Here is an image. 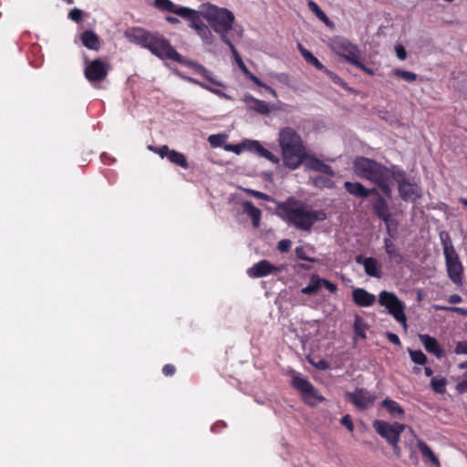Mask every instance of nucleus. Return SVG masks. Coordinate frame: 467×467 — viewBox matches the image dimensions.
I'll return each mask as SVG.
<instances>
[{
  "instance_id": "1",
  "label": "nucleus",
  "mask_w": 467,
  "mask_h": 467,
  "mask_svg": "<svg viewBox=\"0 0 467 467\" xmlns=\"http://www.w3.org/2000/svg\"><path fill=\"white\" fill-rule=\"evenodd\" d=\"M278 216L296 230L311 232L317 222L327 219L323 210H314L306 202L295 197H288L277 205Z\"/></svg>"
},
{
  "instance_id": "2",
  "label": "nucleus",
  "mask_w": 467,
  "mask_h": 467,
  "mask_svg": "<svg viewBox=\"0 0 467 467\" xmlns=\"http://www.w3.org/2000/svg\"><path fill=\"white\" fill-rule=\"evenodd\" d=\"M355 173L362 179L376 184L382 193L389 199L391 198L392 189L389 181L392 178V169H389L367 157H357L353 162Z\"/></svg>"
},
{
  "instance_id": "3",
  "label": "nucleus",
  "mask_w": 467,
  "mask_h": 467,
  "mask_svg": "<svg viewBox=\"0 0 467 467\" xmlns=\"http://www.w3.org/2000/svg\"><path fill=\"white\" fill-rule=\"evenodd\" d=\"M278 141L284 164L291 170L298 168L306 158V146L301 136L293 128L286 127L280 130Z\"/></svg>"
},
{
  "instance_id": "4",
  "label": "nucleus",
  "mask_w": 467,
  "mask_h": 467,
  "mask_svg": "<svg viewBox=\"0 0 467 467\" xmlns=\"http://www.w3.org/2000/svg\"><path fill=\"white\" fill-rule=\"evenodd\" d=\"M134 38L140 46L149 49L159 58L182 63V56L176 51L169 40L162 35L138 29L135 31Z\"/></svg>"
},
{
  "instance_id": "5",
  "label": "nucleus",
  "mask_w": 467,
  "mask_h": 467,
  "mask_svg": "<svg viewBox=\"0 0 467 467\" xmlns=\"http://www.w3.org/2000/svg\"><path fill=\"white\" fill-rule=\"evenodd\" d=\"M201 15L207 20L211 28L220 36V39L227 45L230 49H234V45L228 37V33L233 29L235 21L233 12L227 8L208 4L203 5Z\"/></svg>"
},
{
  "instance_id": "6",
  "label": "nucleus",
  "mask_w": 467,
  "mask_h": 467,
  "mask_svg": "<svg viewBox=\"0 0 467 467\" xmlns=\"http://www.w3.org/2000/svg\"><path fill=\"white\" fill-rule=\"evenodd\" d=\"M331 50L348 64L368 75H373L372 69L367 67L361 60L362 53L359 47L343 36H335L330 40Z\"/></svg>"
},
{
  "instance_id": "7",
  "label": "nucleus",
  "mask_w": 467,
  "mask_h": 467,
  "mask_svg": "<svg viewBox=\"0 0 467 467\" xmlns=\"http://www.w3.org/2000/svg\"><path fill=\"white\" fill-rule=\"evenodd\" d=\"M379 304L384 306L388 313L400 323L404 330L408 329L407 316L405 314L406 305L397 295L389 291H381L379 295Z\"/></svg>"
},
{
  "instance_id": "8",
  "label": "nucleus",
  "mask_w": 467,
  "mask_h": 467,
  "mask_svg": "<svg viewBox=\"0 0 467 467\" xmlns=\"http://www.w3.org/2000/svg\"><path fill=\"white\" fill-rule=\"evenodd\" d=\"M392 179L398 184L399 195L402 201L415 202L421 197V188L408 179L405 171L393 166Z\"/></svg>"
},
{
  "instance_id": "9",
  "label": "nucleus",
  "mask_w": 467,
  "mask_h": 467,
  "mask_svg": "<svg viewBox=\"0 0 467 467\" xmlns=\"http://www.w3.org/2000/svg\"><path fill=\"white\" fill-rule=\"evenodd\" d=\"M375 431L388 443L400 440V434L405 430V425L400 422L389 423L382 420H375L372 422Z\"/></svg>"
},
{
  "instance_id": "10",
  "label": "nucleus",
  "mask_w": 467,
  "mask_h": 467,
  "mask_svg": "<svg viewBox=\"0 0 467 467\" xmlns=\"http://www.w3.org/2000/svg\"><path fill=\"white\" fill-rule=\"evenodd\" d=\"M111 66L109 63L97 58L86 66L84 76L90 83H99L107 78Z\"/></svg>"
},
{
  "instance_id": "11",
  "label": "nucleus",
  "mask_w": 467,
  "mask_h": 467,
  "mask_svg": "<svg viewBox=\"0 0 467 467\" xmlns=\"http://www.w3.org/2000/svg\"><path fill=\"white\" fill-rule=\"evenodd\" d=\"M185 19L190 21V27L196 31L197 35L201 37L204 45L210 46L213 44L214 36L212 33V30L202 21L199 12L194 10V14L190 15Z\"/></svg>"
},
{
  "instance_id": "12",
  "label": "nucleus",
  "mask_w": 467,
  "mask_h": 467,
  "mask_svg": "<svg viewBox=\"0 0 467 467\" xmlns=\"http://www.w3.org/2000/svg\"><path fill=\"white\" fill-rule=\"evenodd\" d=\"M446 271L450 280L458 287L463 285V265L459 255L445 257Z\"/></svg>"
},
{
  "instance_id": "13",
  "label": "nucleus",
  "mask_w": 467,
  "mask_h": 467,
  "mask_svg": "<svg viewBox=\"0 0 467 467\" xmlns=\"http://www.w3.org/2000/svg\"><path fill=\"white\" fill-rule=\"evenodd\" d=\"M347 396L348 400L359 410L368 409L376 400V396L366 389H357L354 392H348Z\"/></svg>"
},
{
  "instance_id": "14",
  "label": "nucleus",
  "mask_w": 467,
  "mask_h": 467,
  "mask_svg": "<svg viewBox=\"0 0 467 467\" xmlns=\"http://www.w3.org/2000/svg\"><path fill=\"white\" fill-rule=\"evenodd\" d=\"M326 287L330 293H337V286L336 284L330 282L327 279L321 278L317 275H313L310 278L309 284L301 289V293L304 295H315L317 294L321 287Z\"/></svg>"
},
{
  "instance_id": "15",
  "label": "nucleus",
  "mask_w": 467,
  "mask_h": 467,
  "mask_svg": "<svg viewBox=\"0 0 467 467\" xmlns=\"http://www.w3.org/2000/svg\"><path fill=\"white\" fill-rule=\"evenodd\" d=\"M282 269V266H275L269 261L264 259L254 264L252 267L248 268L247 275L251 278H260L272 274H277L281 272Z\"/></svg>"
},
{
  "instance_id": "16",
  "label": "nucleus",
  "mask_w": 467,
  "mask_h": 467,
  "mask_svg": "<svg viewBox=\"0 0 467 467\" xmlns=\"http://www.w3.org/2000/svg\"><path fill=\"white\" fill-rule=\"evenodd\" d=\"M231 52L233 53L240 69L242 70V72L244 74V76L249 78L251 81H253L256 86H259V87H262L264 88H265L274 98H277V93L276 91L271 88L270 86H268L267 84L264 83L259 78H257L255 75H254L248 68L247 67L245 66V64L244 63V61L242 60L238 51L236 50V48L234 47V49H230Z\"/></svg>"
},
{
  "instance_id": "17",
  "label": "nucleus",
  "mask_w": 467,
  "mask_h": 467,
  "mask_svg": "<svg viewBox=\"0 0 467 467\" xmlns=\"http://www.w3.org/2000/svg\"><path fill=\"white\" fill-rule=\"evenodd\" d=\"M375 201L371 203L374 214L387 225L391 222V213L388 201L379 192Z\"/></svg>"
},
{
  "instance_id": "18",
  "label": "nucleus",
  "mask_w": 467,
  "mask_h": 467,
  "mask_svg": "<svg viewBox=\"0 0 467 467\" xmlns=\"http://www.w3.org/2000/svg\"><path fill=\"white\" fill-rule=\"evenodd\" d=\"M154 5L156 8L175 14L180 16L182 18H186L192 14H194V9L185 7V6H178L173 4L171 0H155Z\"/></svg>"
},
{
  "instance_id": "19",
  "label": "nucleus",
  "mask_w": 467,
  "mask_h": 467,
  "mask_svg": "<svg viewBox=\"0 0 467 467\" xmlns=\"http://www.w3.org/2000/svg\"><path fill=\"white\" fill-rule=\"evenodd\" d=\"M303 163L306 168L314 171L321 172L327 176H334L335 172L331 166L326 164L321 160L317 158L313 154H307L306 152V158L304 159Z\"/></svg>"
},
{
  "instance_id": "20",
  "label": "nucleus",
  "mask_w": 467,
  "mask_h": 467,
  "mask_svg": "<svg viewBox=\"0 0 467 467\" xmlns=\"http://www.w3.org/2000/svg\"><path fill=\"white\" fill-rule=\"evenodd\" d=\"M344 189L350 195L360 198V199H366L369 195L372 194H378L377 188H366L362 183L355 182H344Z\"/></svg>"
},
{
  "instance_id": "21",
  "label": "nucleus",
  "mask_w": 467,
  "mask_h": 467,
  "mask_svg": "<svg viewBox=\"0 0 467 467\" xmlns=\"http://www.w3.org/2000/svg\"><path fill=\"white\" fill-rule=\"evenodd\" d=\"M353 302L360 307H369L376 302L375 295L364 288L357 287L351 293Z\"/></svg>"
},
{
  "instance_id": "22",
  "label": "nucleus",
  "mask_w": 467,
  "mask_h": 467,
  "mask_svg": "<svg viewBox=\"0 0 467 467\" xmlns=\"http://www.w3.org/2000/svg\"><path fill=\"white\" fill-rule=\"evenodd\" d=\"M244 146L250 151L257 154L260 157H264L266 160L272 161L273 163H278L279 159L275 155H274L267 149L264 148L263 145L258 140H248L244 142Z\"/></svg>"
},
{
  "instance_id": "23",
  "label": "nucleus",
  "mask_w": 467,
  "mask_h": 467,
  "mask_svg": "<svg viewBox=\"0 0 467 467\" xmlns=\"http://www.w3.org/2000/svg\"><path fill=\"white\" fill-rule=\"evenodd\" d=\"M356 262L362 264L365 273L368 276L379 278L381 276V266L374 257L363 258L361 255L357 256Z\"/></svg>"
},
{
  "instance_id": "24",
  "label": "nucleus",
  "mask_w": 467,
  "mask_h": 467,
  "mask_svg": "<svg viewBox=\"0 0 467 467\" xmlns=\"http://www.w3.org/2000/svg\"><path fill=\"white\" fill-rule=\"evenodd\" d=\"M420 342L424 346L427 352L434 355L436 358H441L444 355V350L438 343L437 339L430 335L421 334L419 336Z\"/></svg>"
},
{
  "instance_id": "25",
  "label": "nucleus",
  "mask_w": 467,
  "mask_h": 467,
  "mask_svg": "<svg viewBox=\"0 0 467 467\" xmlns=\"http://www.w3.org/2000/svg\"><path fill=\"white\" fill-rule=\"evenodd\" d=\"M80 40L84 47L90 50L99 51L100 48V39L92 30H85L80 34Z\"/></svg>"
},
{
  "instance_id": "26",
  "label": "nucleus",
  "mask_w": 467,
  "mask_h": 467,
  "mask_svg": "<svg viewBox=\"0 0 467 467\" xmlns=\"http://www.w3.org/2000/svg\"><path fill=\"white\" fill-rule=\"evenodd\" d=\"M292 386L299 390L305 397H313L315 389L313 385L306 379L296 375L292 378Z\"/></svg>"
},
{
  "instance_id": "27",
  "label": "nucleus",
  "mask_w": 467,
  "mask_h": 467,
  "mask_svg": "<svg viewBox=\"0 0 467 467\" xmlns=\"http://www.w3.org/2000/svg\"><path fill=\"white\" fill-rule=\"evenodd\" d=\"M244 213L252 220L254 228L259 227L261 222V211L254 205L252 202L245 201L243 202Z\"/></svg>"
},
{
  "instance_id": "28",
  "label": "nucleus",
  "mask_w": 467,
  "mask_h": 467,
  "mask_svg": "<svg viewBox=\"0 0 467 467\" xmlns=\"http://www.w3.org/2000/svg\"><path fill=\"white\" fill-rule=\"evenodd\" d=\"M384 248L389 259L397 265L403 262V255L400 253L395 244L389 239H384Z\"/></svg>"
},
{
  "instance_id": "29",
  "label": "nucleus",
  "mask_w": 467,
  "mask_h": 467,
  "mask_svg": "<svg viewBox=\"0 0 467 467\" xmlns=\"http://www.w3.org/2000/svg\"><path fill=\"white\" fill-rule=\"evenodd\" d=\"M353 328L355 334L354 341H357L358 339H366V331L368 329V326L364 321V319L358 315H356L355 317Z\"/></svg>"
},
{
  "instance_id": "30",
  "label": "nucleus",
  "mask_w": 467,
  "mask_h": 467,
  "mask_svg": "<svg viewBox=\"0 0 467 467\" xmlns=\"http://www.w3.org/2000/svg\"><path fill=\"white\" fill-rule=\"evenodd\" d=\"M440 239L443 249L444 257L458 254L455 251L451 236L448 232L442 231L440 233Z\"/></svg>"
},
{
  "instance_id": "31",
  "label": "nucleus",
  "mask_w": 467,
  "mask_h": 467,
  "mask_svg": "<svg viewBox=\"0 0 467 467\" xmlns=\"http://www.w3.org/2000/svg\"><path fill=\"white\" fill-rule=\"evenodd\" d=\"M381 406L385 408L392 417H402L404 415V410L401 406L389 398L384 399L381 402Z\"/></svg>"
},
{
  "instance_id": "32",
  "label": "nucleus",
  "mask_w": 467,
  "mask_h": 467,
  "mask_svg": "<svg viewBox=\"0 0 467 467\" xmlns=\"http://www.w3.org/2000/svg\"><path fill=\"white\" fill-rule=\"evenodd\" d=\"M417 446H418L421 455L424 458H428L429 461L433 465H435L437 467L440 466V461H439L438 457L434 454L432 450L429 447V445L426 442H424L421 440H419L418 442H417Z\"/></svg>"
},
{
  "instance_id": "33",
  "label": "nucleus",
  "mask_w": 467,
  "mask_h": 467,
  "mask_svg": "<svg viewBox=\"0 0 467 467\" xmlns=\"http://www.w3.org/2000/svg\"><path fill=\"white\" fill-rule=\"evenodd\" d=\"M246 101H250L252 103L250 108L260 114L266 115L270 112L269 105L265 100L254 98L253 96H248L246 98Z\"/></svg>"
},
{
  "instance_id": "34",
  "label": "nucleus",
  "mask_w": 467,
  "mask_h": 467,
  "mask_svg": "<svg viewBox=\"0 0 467 467\" xmlns=\"http://www.w3.org/2000/svg\"><path fill=\"white\" fill-rule=\"evenodd\" d=\"M298 48L305 60L315 67L318 70L325 69V66L306 48L303 47L301 44H298Z\"/></svg>"
},
{
  "instance_id": "35",
  "label": "nucleus",
  "mask_w": 467,
  "mask_h": 467,
  "mask_svg": "<svg viewBox=\"0 0 467 467\" xmlns=\"http://www.w3.org/2000/svg\"><path fill=\"white\" fill-rule=\"evenodd\" d=\"M168 160L171 163L178 165L183 169L189 168V163L187 161L186 156L183 153L179 152L175 150H172L170 152V154L168 155Z\"/></svg>"
},
{
  "instance_id": "36",
  "label": "nucleus",
  "mask_w": 467,
  "mask_h": 467,
  "mask_svg": "<svg viewBox=\"0 0 467 467\" xmlns=\"http://www.w3.org/2000/svg\"><path fill=\"white\" fill-rule=\"evenodd\" d=\"M447 379L444 377H432L431 379V389L438 394H443L446 392Z\"/></svg>"
},
{
  "instance_id": "37",
  "label": "nucleus",
  "mask_w": 467,
  "mask_h": 467,
  "mask_svg": "<svg viewBox=\"0 0 467 467\" xmlns=\"http://www.w3.org/2000/svg\"><path fill=\"white\" fill-rule=\"evenodd\" d=\"M392 75L409 83L414 82L418 78V76L415 73L411 71L403 70L400 68H394L392 70Z\"/></svg>"
},
{
  "instance_id": "38",
  "label": "nucleus",
  "mask_w": 467,
  "mask_h": 467,
  "mask_svg": "<svg viewBox=\"0 0 467 467\" xmlns=\"http://www.w3.org/2000/svg\"><path fill=\"white\" fill-rule=\"evenodd\" d=\"M331 176L318 175L313 178V184L317 188H332L334 183L330 179Z\"/></svg>"
},
{
  "instance_id": "39",
  "label": "nucleus",
  "mask_w": 467,
  "mask_h": 467,
  "mask_svg": "<svg viewBox=\"0 0 467 467\" xmlns=\"http://www.w3.org/2000/svg\"><path fill=\"white\" fill-rule=\"evenodd\" d=\"M322 71L330 78L334 84L342 87L344 89H348V84L335 72L327 69L326 67Z\"/></svg>"
},
{
  "instance_id": "40",
  "label": "nucleus",
  "mask_w": 467,
  "mask_h": 467,
  "mask_svg": "<svg viewBox=\"0 0 467 467\" xmlns=\"http://www.w3.org/2000/svg\"><path fill=\"white\" fill-rule=\"evenodd\" d=\"M411 360L418 365H425L428 361L426 355L421 350H409Z\"/></svg>"
},
{
  "instance_id": "41",
  "label": "nucleus",
  "mask_w": 467,
  "mask_h": 467,
  "mask_svg": "<svg viewBox=\"0 0 467 467\" xmlns=\"http://www.w3.org/2000/svg\"><path fill=\"white\" fill-rule=\"evenodd\" d=\"M195 69L202 78H204L209 82H211L216 86H222L221 82H219L212 78V73L207 68H205L203 66L197 65Z\"/></svg>"
},
{
  "instance_id": "42",
  "label": "nucleus",
  "mask_w": 467,
  "mask_h": 467,
  "mask_svg": "<svg viewBox=\"0 0 467 467\" xmlns=\"http://www.w3.org/2000/svg\"><path fill=\"white\" fill-rule=\"evenodd\" d=\"M434 308L437 310H444L450 312H455L462 316H467V308L458 307V306H434Z\"/></svg>"
},
{
  "instance_id": "43",
  "label": "nucleus",
  "mask_w": 467,
  "mask_h": 467,
  "mask_svg": "<svg viewBox=\"0 0 467 467\" xmlns=\"http://www.w3.org/2000/svg\"><path fill=\"white\" fill-rule=\"evenodd\" d=\"M149 149L155 152V153H158L161 158H167L168 159V155L170 154V152L172 150H171L167 145H162L161 147H153V146H150Z\"/></svg>"
},
{
  "instance_id": "44",
  "label": "nucleus",
  "mask_w": 467,
  "mask_h": 467,
  "mask_svg": "<svg viewBox=\"0 0 467 467\" xmlns=\"http://www.w3.org/2000/svg\"><path fill=\"white\" fill-rule=\"evenodd\" d=\"M308 6L309 8L315 13V15L320 18L321 20L323 21H327V16L325 15V13L321 10V8L318 6V5L317 3H315L314 1H309L308 3Z\"/></svg>"
},
{
  "instance_id": "45",
  "label": "nucleus",
  "mask_w": 467,
  "mask_h": 467,
  "mask_svg": "<svg viewBox=\"0 0 467 467\" xmlns=\"http://www.w3.org/2000/svg\"><path fill=\"white\" fill-rule=\"evenodd\" d=\"M68 17L72 21H74L76 23H79L83 18V11L79 8H73L72 10L69 11Z\"/></svg>"
},
{
  "instance_id": "46",
  "label": "nucleus",
  "mask_w": 467,
  "mask_h": 467,
  "mask_svg": "<svg viewBox=\"0 0 467 467\" xmlns=\"http://www.w3.org/2000/svg\"><path fill=\"white\" fill-rule=\"evenodd\" d=\"M292 245V242L289 239H283L278 242L277 244V249L281 253H287Z\"/></svg>"
},
{
  "instance_id": "47",
  "label": "nucleus",
  "mask_w": 467,
  "mask_h": 467,
  "mask_svg": "<svg viewBox=\"0 0 467 467\" xmlns=\"http://www.w3.org/2000/svg\"><path fill=\"white\" fill-rule=\"evenodd\" d=\"M342 425H344L349 431H353L354 424L352 421V418L350 415L347 414L343 416L340 420Z\"/></svg>"
},
{
  "instance_id": "48",
  "label": "nucleus",
  "mask_w": 467,
  "mask_h": 467,
  "mask_svg": "<svg viewBox=\"0 0 467 467\" xmlns=\"http://www.w3.org/2000/svg\"><path fill=\"white\" fill-rule=\"evenodd\" d=\"M246 192L249 195L255 197L257 199H261V200H265V201H268L270 199V197L266 193H264V192H258L255 190L248 189V190H246Z\"/></svg>"
},
{
  "instance_id": "49",
  "label": "nucleus",
  "mask_w": 467,
  "mask_h": 467,
  "mask_svg": "<svg viewBox=\"0 0 467 467\" xmlns=\"http://www.w3.org/2000/svg\"><path fill=\"white\" fill-rule=\"evenodd\" d=\"M463 376L464 379L456 385V389L460 394L467 392V371Z\"/></svg>"
},
{
  "instance_id": "50",
  "label": "nucleus",
  "mask_w": 467,
  "mask_h": 467,
  "mask_svg": "<svg viewBox=\"0 0 467 467\" xmlns=\"http://www.w3.org/2000/svg\"><path fill=\"white\" fill-rule=\"evenodd\" d=\"M454 352L456 354H467V341H460L456 344Z\"/></svg>"
},
{
  "instance_id": "51",
  "label": "nucleus",
  "mask_w": 467,
  "mask_h": 467,
  "mask_svg": "<svg viewBox=\"0 0 467 467\" xmlns=\"http://www.w3.org/2000/svg\"><path fill=\"white\" fill-rule=\"evenodd\" d=\"M175 372L176 368L172 364H166L162 368V373L167 377L173 376Z\"/></svg>"
},
{
  "instance_id": "52",
  "label": "nucleus",
  "mask_w": 467,
  "mask_h": 467,
  "mask_svg": "<svg viewBox=\"0 0 467 467\" xmlns=\"http://www.w3.org/2000/svg\"><path fill=\"white\" fill-rule=\"evenodd\" d=\"M386 337L389 342L396 346H400L401 342L398 335L392 333V332H386Z\"/></svg>"
},
{
  "instance_id": "53",
  "label": "nucleus",
  "mask_w": 467,
  "mask_h": 467,
  "mask_svg": "<svg viewBox=\"0 0 467 467\" xmlns=\"http://www.w3.org/2000/svg\"><path fill=\"white\" fill-rule=\"evenodd\" d=\"M295 252H296V255L298 259H301L304 261H312L310 258H308L306 255L305 249L302 246L296 247Z\"/></svg>"
},
{
  "instance_id": "54",
  "label": "nucleus",
  "mask_w": 467,
  "mask_h": 467,
  "mask_svg": "<svg viewBox=\"0 0 467 467\" xmlns=\"http://www.w3.org/2000/svg\"><path fill=\"white\" fill-rule=\"evenodd\" d=\"M396 54L399 59L404 60L407 57V53L402 46L396 47Z\"/></svg>"
},
{
  "instance_id": "55",
  "label": "nucleus",
  "mask_w": 467,
  "mask_h": 467,
  "mask_svg": "<svg viewBox=\"0 0 467 467\" xmlns=\"http://www.w3.org/2000/svg\"><path fill=\"white\" fill-rule=\"evenodd\" d=\"M399 442H400V441H396L395 443L394 442L389 443L392 447L393 452L397 458H400V456H401V449L399 445Z\"/></svg>"
},
{
  "instance_id": "56",
  "label": "nucleus",
  "mask_w": 467,
  "mask_h": 467,
  "mask_svg": "<svg viewBox=\"0 0 467 467\" xmlns=\"http://www.w3.org/2000/svg\"><path fill=\"white\" fill-rule=\"evenodd\" d=\"M193 82H194V83H196V84H198V85H199V86H201L202 88H205V89H207V90H209V91H211V92H213V93L216 94V95H222V94H223V92H222L221 90H219V89H215V88H211V87H209V86H208V85H206V84H203V83L199 82V81H196V80H193Z\"/></svg>"
},
{
  "instance_id": "57",
  "label": "nucleus",
  "mask_w": 467,
  "mask_h": 467,
  "mask_svg": "<svg viewBox=\"0 0 467 467\" xmlns=\"http://www.w3.org/2000/svg\"><path fill=\"white\" fill-rule=\"evenodd\" d=\"M462 301V298L458 294H452L448 297V302L451 304H460Z\"/></svg>"
},
{
  "instance_id": "58",
  "label": "nucleus",
  "mask_w": 467,
  "mask_h": 467,
  "mask_svg": "<svg viewBox=\"0 0 467 467\" xmlns=\"http://www.w3.org/2000/svg\"><path fill=\"white\" fill-rule=\"evenodd\" d=\"M166 20L171 24H178L180 22V20L174 16H167Z\"/></svg>"
},
{
  "instance_id": "59",
  "label": "nucleus",
  "mask_w": 467,
  "mask_h": 467,
  "mask_svg": "<svg viewBox=\"0 0 467 467\" xmlns=\"http://www.w3.org/2000/svg\"><path fill=\"white\" fill-rule=\"evenodd\" d=\"M424 373L426 377H431L433 374V370L430 367H425Z\"/></svg>"
},
{
  "instance_id": "60",
  "label": "nucleus",
  "mask_w": 467,
  "mask_h": 467,
  "mask_svg": "<svg viewBox=\"0 0 467 467\" xmlns=\"http://www.w3.org/2000/svg\"><path fill=\"white\" fill-rule=\"evenodd\" d=\"M459 368L461 369H464V368H467V361L465 362H462L458 365Z\"/></svg>"
},
{
  "instance_id": "61",
  "label": "nucleus",
  "mask_w": 467,
  "mask_h": 467,
  "mask_svg": "<svg viewBox=\"0 0 467 467\" xmlns=\"http://www.w3.org/2000/svg\"><path fill=\"white\" fill-rule=\"evenodd\" d=\"M318 368H321V369H325L327 368L326 366V362L325 361H321L319 363V365L317 366Z\"/></svg>"
},
{
  "instance_id": "62",
  "label": "nucleus",
  "mask_w": 467,
  "mask_h": 467,
  "mask_svg": "<svg viewBox=\"0 0 467 467\" xmlns=\"http://www.w3.org/2000/svg\"><path fill=\"white\" fill-rule=\"evenodd\" d=\"M216 139V136L214 135H212L209 137V141L211 142V144H214V140Z\"/></svg>"
},
{
  "instance_id": "63",
  "label": "nucleus",
  "mask_w": 467,
  "mask_h": 467,
  "mask_svg": "<svg viewBox=\"0 0 467 467\" xmlns=\"http://www.w3.org/2000/svg\"><path fill=\"white\" fill-rule=\"evenodd\" d=\"M460 202H461V203H462L464 206L467 207V199L466 198H461Z\"/></svg>"
},
{
  "instance_id": "64",
  "label": "nucleus",
  "mask_w": 467,
  "mask_h": 467,
  "mask_svg": "<svg viewBox=\"0 0 467 467\" xmlns=\"http://www.w3.org/2000/svg\"><path fill=\"white\" fill-rule=\"evenodd\" d=\"M283 77H285V75H284V74H280V75H278V78H279V79H282V78H283Z\"/></svg>"
}]
</instances>
